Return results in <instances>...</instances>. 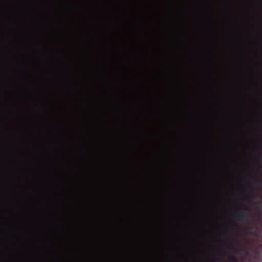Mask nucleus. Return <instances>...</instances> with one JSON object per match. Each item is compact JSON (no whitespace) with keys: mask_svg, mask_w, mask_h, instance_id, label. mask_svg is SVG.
<instances>
[{"mask_svg":"<svg viewBox=\"0 0 262 262\" xmlns=\"http://www.w3.org/2000/svg\"><path fill=\"white\" fill-rule=\"evenodd\" d=\"M241 212V209L237 210L231 216L232 219H235L238 217L239 213Z\"/></svg>","mask_w":262,"mask_h":262,"instance_id":"f257e3e1","label":"nucleus"},{"mask_svg":"<svg viewBox=\"0 0 262 262\" xmlns=\"http://www.w3.org/2000/svg\"><path fill=\"white\" fill-rule=\"evenodd\" d=\"M213 213H210V218H211V219H212V217H213Z\"/></svg>","mask_w":262,"mask_h":262,"instance_id":"f03ea898","label":"nucleus"},{"mask_svg":"<svg viewBox=\"0 0 262 262\" xmlns=\"http://www.w3.org/2000/svg\"><path fill=\"white\" fill-rule=\"evenodd\" d=\"M185 260V261H186V262H188V258H186Z\"/></svg>","mask_w":262,"mask_h":262,"instance_id":"7ed1b4c3","label":"nucleus"},{"mask_svg":"<svg viewBox=\"0 0 262 262\" xmlns=\"http://www.w3.org/2000/svg\"><path fill=\"white\" fill-rule=\"evenodd\" d=\"M193 252V253H195L196 252V250L195 249H194Z\"/></svg>","mask_w":262,"mask_h":262,"instance_id":"20e7f679","label":"nucleus"},{"mask_svg":"<svg viewBox=\"0 0 262 262\" xmlns=\"http://www.w3.org/2000/svg\"><path fill=\"white\" fill-rule=\"evenodd\" d=\"M43 111H45V107H43Z\"/></svg>","mask_w":262,"mask_h":262,"instance_id":"39448f33","label":"nucleus"},{"mask_svg":"<svg viewBox=\"0 0 262 262\" xmlns=\"http://www.w3.org/2000/svg\"><path fill=\"white\" fill-rule=\"evenodd\" d=\"M235 145V146H236V147H237V144H235V145Z\"/></svg>","mask_w":262,"mask_h":262,"instance_id":"423d86ee","label":"nucleus"},{"mask_svg":"<svg viewBox=\"0 0 262 262\" xmlns=\"http://www.w3.org/2000/svg\"><path fill=\"white\" fill-rule=\"evenodd\" d=\"M227 167H229V165L228 164H227Z\"/></svg>","mask_w":262,"mask_h":262,"instance_id":"0eeeda50","label":"nucleus"}]
</instances>
